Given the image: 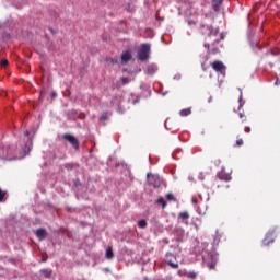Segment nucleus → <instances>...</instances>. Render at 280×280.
<instances>
[{
  "instance_id": "obj_1",
  "label": "nucleus",
  "mask_w": 280,
  "mask_h": 280,
  "mask_svg": "<svg viewBox=\"0 0 280 280\" xmlns=\"http://www.w3.org/2000/svg\"><path fill=\"white\" fill-rule=\"evenodd\" d=\"M150 58V44H141L140 49L138 51V60L142 62Z\"/></svg>"
},
{
  "instance_id": "obj_2",
  "label": "nucleus",
  "mask_w": 280,
  "mask_h": 280,
  "mask_svg": "<svg viewBox=\"0 0 280 280\" xmlns=\"http://www.w3.org/2000/svg\"><path fill=\"white\" fill-rule=\"evenodd\" d=\"M213 71L221 73V75H226V66L221 60H215L211 63Z\"/></svg>"
},
{
  "instance_id": "obj_3",
  "label": "nucleus",
  "mask_w": 280,
  "mask_h": 280,
  "mask_svg": "<svg viewBox=\"0 0 280 280\" xmlns=\"http://www.w3.org/2000/svg\"><path fill=\"white\" fill-rule=\"evenodd\" d=\"M63 139L66 141H69L74 150H80V141H78L74 136H72L71 133H66L63 135Z\"/></svg>"
},
{
  "instance_id": "obj_4",
  "label": "nucleus",
  "mask_w": 280,
  "mask_h": 280,
  "mask_svg": "<svg viewBox=\"0 0 280 280\" xmlns=\"http://www.w3.org/2000/svg\"><path fill=\"white\" fill-rule=\"evenodd\" d=\"M147 178L149 180V185H151L155 189H156V187L161 186V179L159 178V176L152 175V174H148Z\"/></svg>"
},
{
  "instance_id": "obj_5",
  "label": "nucleus",
  "mask_w": 280,
  "mask_h": 280,
  "mask_svg": "<svg viewBox=\"0 0 280 280\" xmlns=\"http://www.w3.org/2000/svg\"><path fill=\"white\" fill-rule=\"evenodd\" d=\"M275 242V230L269 231L262 240V246H270Z\"/></svg>"
},
{
  "instance_id": "obj_6",
  "label": "nucleus",
  "mask_w": 280,
  "mask_h": 280,
  "mask_svg": "<svg viewBox=\"0 0 280 280\" xmlns=\"http://www.w3.org/2000/svg\"><path fill=\"white\" fill-rule=\"evenodd\" d=\"M217 178H219V180H225V183H229L232 177L231 174L226 173V171L221 170V172L217 174Z\"/></svg>"
},
{
  "instance_id": "obj_7",
  "label": "nucleus",
  "mask_w": 280,
  "mask_h": 280,
  "mask_svg": "<svg viewBox=\"0 0 280 280\" xmlns=\"http://www.w3.org/2000/svg\"><path fill=\"white\" fill-rule=\"evenodd\" d=\"M130 60H132V54L130 52V50H126L125 52H122L121 55L122 65H127L128 62H130Z\"/></svg>"
},
{
  "instance_id": "obj_8",
  "label": "nucleus",
  "mask_w": 280,
  "mask_h": 280,
  "mask_svg": "<svg viewBox=\"0 0 280 280\" xmlns=\"http://www.w3.org/2000/svg\"><path fill=\"white\" fill-rule=\"evenodd\" d=\"M203 30H206L205 34H208V36H218V28H213V26L206 25Z\"/></svg>"
},
{
  "instance_id": "obj_9",
  "label": "nucleus",
  "mask_w": 280,
  "mask_h": 280,
  "mask_svg": "<svg viewBox=\"0 0 280 280\" xmlns=\"http://www.w3.org/2000/svg\"><path fill=\"white\" fill-rule=\"evenodd\" d=\"M36 236L38 237V240L40 241V242H43V240H45L46 237H47V230H45V229H43V228H40V229H37V231H36Z\"/></svg>"
},
{
  "instance_id": "obj_10",
  "label": "nucleus",
  "mask_w": 280,
  "mask_h": 280,
  "mask_svg": "<svg viewBox=\"0 0 280 280\" xmlns=\"http://www.w3.org/2000/svg\"><path fill=\"white\" fill-rule=\"evenodd\" d=\"M223 2L224 0H212V8L214 12H220V7L222 5Z\"/></svg>"
},
{
  "instance_id": "obj_11",
  "label": "nucleus",
  "mask_w": 280,
  "mask_h": 280,
  "mask_svg": "<svg viewBox=\"0 0 280 280\" xmlns=\"http://www.w3.org/2000/svg\"><path fill=\"white\" fill-rule=\"evenodd\" d=\"M113 257H115V254L113 253V247H107L105 258L113 259Z\"/></svg>"
},
{
  "instance_id": "obj_12",
  "label": "nucleus",
  "mask_w": 280,
  "mask_h": 280,
  "mask_svg": "<svg viewBox=\"0 0 280 280\" xmlns=\"http://www.w3.org/2000/svg\"><path fill=\"white\" fill-rule=\"evenodd\" d=\"M179 115L180 117H189V115H191V108L182 109Z\"/></svg>"
},
{
  "instance_id": "obj_13",
  "label": "nucleus",
  "mask_w": 280,
  "mask_h": 280,
  "mask_svg": "<svg viewBox=\"0 0 280 280\" xmlns=\"http://www.w3.org/2000/svg\"><path fill=\"white\" fill-rule=\"evenodd\" d=\"M167 264L171 266V268H174V269L178 268V261H176V257H174V260L172 259L167 260Z\"/></svg>"
},
{
  "instance_id": "obj_14",
  "label": "nucleus",
  "mask_w": 280,
  "mask_h": 280,
  "mask_svg": "<svg viewBox=\"0 0 280 280\" xmlns=\"http://www.w3.org/2000/svg\"><path fill=\"white\" fill-rule=\"evenodd\" d=\"M40 272L44 275L46 279L51 278V269H42Z\"/></svg>"
},
{
  "instance_id": "obj_15",
  "label": "nucleus",
  "mask_w": 280,
  "mask_h": 280,
  "mask_svg": "<svg viewBox=\"0 0 280 280\" xmlns=\"http://www.w3.org/2000/svg\"><path fill=\"white\" fill-rule=\"evenodd\" d=\"M156 203L158 205H162V209H165V207H167V201H165V199L163 197H160L158 200H156Z\"/></svg>"
},
{
  "instance_id": "obj_16",
  "label": "nucleus",
  "mask_w": 280,
  "mask_h": 280,
  "mask_svg": "<svg viewBox=\"0 0 280 280\" xmlns=\"http://www.w3.org/2000/svg\"><path fill=\"white\" fill-rule=\"evenodd\" d=\"M138 226L139 229H145L148 226V221H145L144 219L140 220L138 222Z\"/></svg>"
},
{
  "instance_id": "obj_17",
  "label": "nucleus",
  "mask_w": 280,
  "mask_h": 280,
  "mask_svg": "<svg viewBox=\"0 0 280 280\" xmlns=\"http://www.w3.org/2000/svg\"><path fill=\"white\" fill-rule=\"evenodd\" d=\"M218 264V260H211L209 264H208V268L209 270H215V265Z\"/></svg>"
},
{
  "instance_id": "obj_18",
  "label": "nucleus",
  "mask_w": 280,
  "mask_h": 280,
  "mask_svg": "<svg viewBox=\"0 0 280 280\" xmlns=\"http://www.w3.org/2000/svg\"><path fill=\"white\" fill-rule=\"evenodd\" d=\"M179 218H182V220H189V212H187V211L182 212L179 214Z\"/></svg>"
},
{
  "instance_id": "obj_19",
  "label": "nucleus",
  "mask_w": 280,
  "mask_h": 280,
  "mask_svg": "<svg viewBox=\"0 0 280 280\" xmlns=\"http://www.w3.org/2000/svg\"><path fill=\"white\" fill-rule=\"evenodd\" d=\"M186 276L188 277V279H196V277H198V273L194 271H189L186 273Z\"/></svg>"
},
{
  "instance_id": "obj_20",
  "label": "nucleus",
  "mask_w": 280,
  "mask_h": 280,
  "mask_svg": "<svg viewBox=\"0 0 280 280\" xmlns=\"http://www.w3.org/2000/svg\"><path fill=\"white\" fill-rule=\"evenodd\" d=\"M166 199H167L168 201H176V198L174 197V194H172V192H168V194L166 195Z\"/></svg>"
},
{
  "instance_id": "obj_21",
  "label": "nucleus",
  "mask_w": 280,
  "mask_h": 280,
  "mask_svg": "<svg viewBox=\"0 0 280 280\" xmlns=\"http://www.w3.org/2000/svg\"><path fill=\"white\" fill-rule=\"evenodd\" d=\"M242 145H244V140L237 139L235 142V148H242Z\"/></svg>"
},
{
  "instance_id": "obj_22",
  "label": "nucleus",
  "mask_w": 280,
  "mask_h": 280,
  "mask_svg": "<svg viewBox=\"0 0 280 280\" xmlns=\"http://www.w3.org/2000/svg\"><path fill=\"white\" fill-rule=\"evenodd\" d=\"M5 195L7 192L3 191L1 188H0V202H3L4 198H5Z\"/></svg>"
},
{
  "instance_id": "obj_23",
  "label": "nucleus",
  "mask_w": 280,
  "mask_h": 280,
  "mask_svg": "<svg viewBox=\"0 0 280 280\" xmlns=\"http://www.w3.org/2000/svg\"><path fill=\"white\" fill-rule=\"evenodd\" d=\"M238 117L241 119V124H244V121H246V115L245 114L240 113Z\"/></svg>"
},
{
  "instance_id": "obj_24",
  "label": "nucleus",
  "mask_w": 280,
  "mask_h": 280,
  "mask_svg": "<svg viewBox=\"0 0 280 280\" xmlns=\"http://www.w3.org/2000/svg\"><path fill=\"white\" fill-rule=\"evenodd\" d=\"M106 119H108V114L103 113V114L101 115V121H106Z\"/></svg>"
},
{
  "instance_id": "obj_25",
  "label": "nucleus",
  "mask_w": 280,
  "mask_h": 280,
  "mask_svg": "<svg viewBox=\"0 0 280 280\" xmlns=\"http://www.w3.org/2000/svg\"><path fill=\"white\" fill-rule=\"evenodd\" d=\"M121 82H122L124 85H126V84H128L130 82V79H128V77H124L121 79Z\"/></svg>"
},
{
  "instance_id": "obj_26",
  "label": "nucleus",
  "mask_w": 280,
  "mask_h": 280,
  "mask_svg": "<svg viewBox=\"0 0 280 280\" xmlns=\"http://www.w3.org/2000/svg\"><path fill=\"white\" fill-rule=\"evenodd\" d=\"M107 62H110L112 65H117L118 60L109 58V59H107Z\"/></svg>"
},
{
  "instance_id": "obj_27",
  "label": "nucleus",
  "mask_w": 280,
  "mask_h": 280,
  "mask_svg": "<svg viewBox=\"0 0 280 280\" xmlns=\"http://www.w3.org/2000/svg\"><path fill=\"white\" fill-rule=\"evenodd\" d=\"M0 65L1 67H5L8 65V59H2Z\"/></svg>"
},
{
  "instance_id": "obj_28",
  "label": "nucleus",
  "mask_w": 280,
  "mask_h": 280,
  "mask_svg": "<svg viewBox=\"0 0 280 280\" xmlns=\"http://www.w3.org/2000/svg\"><path fill=\"white\" fill-rule=\"evenodd\" d=\"M219 51H220V49L213 48V49L211 50V54H218Z\"/></svg>"
},
{
  "instance_id": "obj_29",
  "label": "nucleus",
  "mask_w": 280,
  "mask_h": 280,
  "mask_svg": "<svg viewBox=\"0 0 280 280\" xmlns=\"http://www.w3.org/2000/svg\"><path fill=\"white\" fill-rule=\"evenodd\" d=\"M244 132H246V133L250 132V127H245Z\"/></svg>"
},
{
  "instance_id": "obj_30",
  "label": "nucleus",
  "mask_w": 280,
  "mask_h": 280,
  "mask_svg": "<svg viewBox=\"0 0 280 280\" xmlns=\"http://www.w3.org/2000/svg\"><path fill=\"white\" fill-rule=\"evenodd\" d=\"M275 84H276V86H279V84H280V78H278V79L276 80Z\"/></svg>"
},
{
  "instance_id": "obj_31",
  "label": "nucleus",
  "mask_w": 280,
  "mask_h": 280,
  "mask_svg": "<svg viewBox=\"0 0 280 280\" xmlns=\"http://www.w3.org/2000/svg\"><path fill=\"white\" fill-rule=\"evenodd\" d=\"M206 49H210V45L209 44H205Z\"/></svg>"
},
{
  "instance_id": "obj_32",
  "label": "nucleus",
  "mask_w": 280,
  "mask_h": 280,
  "mask_svg": "<svg viewBox=\"0 0 280 280\" xmlns=\"http://www.w3.org/2000/svg\"><path fill=\"white\" fill-rule=\"evenodd\" d=\"M25 137H30V131L24 132Z\"/></svg>"
},
{
  "instance_id": "obj_33",
  "label": "nucleus",
  "mask_w": 280,
  "mask_h": 280,
  "mask_svg": "<svg viewBox=\"0 0 280 280\" xmlns=\"http://www.w3.org/2000/svg\"><path fill=\"white\" fill-rule=\"evenodd\" d=\"M168 257H174V255L170 254Z\"/></svg>"
},
{
  "instance_id": "obj_34",
  "label": "nucleus",
  "mask_w": 280,
  "mask_h": 280,
  "mask_svg": "<svg viewBox=\"0 0 280 280\" xmlns=\"http://www.w3.org/2000/svg\"><path fill=\"white\" fill-rule=\"evenodd\" d=\"M192 202H195V203H196V200H195V199H192Z\"/></svg>"
}]
</instances>
